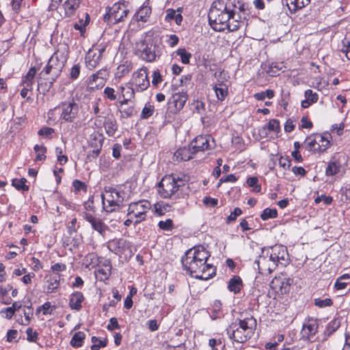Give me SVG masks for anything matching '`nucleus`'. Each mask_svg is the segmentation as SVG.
<instances>
[{
  "label": "nucleus",
  "mask_w": 350,
  "mask_h": 350,
  "mask_svg": "<svg viewBox=\"0 0 350 350\" xmlns=\"http://www.w3.org/2000/svg\"><path fill=\"white\" fill-rule=\"evenodd\" d=\"M241 9L234 0H219L214 3L208 13L209 23L217 31L228 29L234 31L245 25Z\"/></svg>",
  "instance_id": "1"
},
{
  "label": "nucleus",
  "mask_w": 350,
  "mask_h": 350,
  "mask_svg": "<svg viewBox=\"0 0 350 350\" xmlns=\"http://www.w3.org/2000/svg\"><path fill=\"white\" fill-rule=\"evenodd\" d=\"M209 252L202 245L189 250L182 258L185 269L191 277L208 280L216 274V267L208 262Z\"/></svg>",
  "instance_id": "2"
},
{
  "label": "nucleus",
  "mask_w": 350,
  "mask_h": 350,
  "mask_svg": "<svg viewBox=\"0 0 350 350\" xmlns=\"http://www.w3.org/2000/svg\"><path fill=\"white\" fill-rule=\"evenodd\" d=\"M68 55V46L66 44H60L51 58L46 66L41 72V75H50L51 79L55 81L60 75Z\"/></svg>",
  "instance_id": "3"
},
{
  "label": "nucleus",
  "mask_w": 350,
  "mask_h": 350,
  "mask_svg": "<svg viewBox=\"0 0 350 350\" xmlns=\"http://www.w3.org/2000/svg\"><path fill=\"white\" fill-rule=\"evenodd\" d=\"M189 180V176L184 174H172L165 176L159 183L158 193L163 198H170Z\"/></svg>",
  "instance_id": "4"
},
{
  "label": "nucleus",
  "mask_w": 350,
  "mask_h": 350,
  "mask_svg": "<svg viewBox=\"0 0 350 350\" xmlns=\"http://www.w3.org/2000/svg\"><path fill=\"white\" fill-rule=\"evenodd\" d=\"M255 326L256 319L249 317L240 320L238 324L232 323L226 331L229 338L234 342L243 343L251 337Z\"/></svg>",
  "instance_id": "5"
},
{
  "label": "nucleus",
  "mask_w": 350,
  "mask_h": 350,
  "mask_svg": "<svg viewBox=\"0 0 350 350\" xmlns=\"http://www.w3.org/2000/svg\"><path fill=\"white\" fill-rule=\"evenodd\" d=\"M103 209L107 213H111L120 207L124 199V193L117 189L107 187L101 195Z\"/></svg>",
  "instance_id": "6"
},
{
  "label": "nucleus",
  "mask_w": 350,
  "mask_h": 350,
  "mask_svg": "<svg viewBox=\"0 0 350 350\" xmlns=\"http://www.w3.org/2000/svg\"><path fill=\"white\" fill-rule=\"evenodd\" d=\"M331 139L332 137L329 133L312 134L306 137L304 146L308 151L314 153L323 152L330 146Z\"/></svg>",
  "instance_id": "7"
},
{
  "label": "nucleus",
  "mask_w": 350,
  "mask_h": 350,
  "mask_svg": "<svg viewBox=\"0 0 350 350\" xmlns=\"http://www.w3.org/2000/svg\"><path fill=\"white\" fill-rule=\"evenodd\" d=\"M136 54L148 62H152L159 56L156 50V43L152 38L144 39L137 42Z\"/></svg>",
  "instance_id": "8"
},
{
  "label": "nucleus",
  "mask_w": 350,
  "mask_h": 350,
  "mask_svg": "<svg viewBox=\"0 0 350 350\" xmlns=\"http://www.w3.org/2000/svg\"><path fill=\"white\" fill-rule=\"evenodd\" d=\"M151 208V204L148 200H139L138 202L130 204L128 208V216L131 218H135V224L144 221L146 218V214Z\"/></svg>",
  "instance_id": "9"
},
{
  "label": "nucleus",
  "mask_w": 350,
  "mask_h": 350,
  "mask_svg": "<svg viewBox=\"0 0 350 350\" xmlns=\"http://www.w3.org/2000/svg\"><path fill=\"white\" fill-rule=\"evenodd\" d=\"M56 109L60 111V118L68 122H73L79 114V106L74 100L62 102Z\"/></svg>",
  "instance_id": "10"
},
{
  "label": "nucleus",
  "mask_w": 350,
  "mask_h": 350,
  "mask_svg": "<svg viewBox=\"0 0 350 350\" xmlns=\"http://www.w3.org/2000/svg\"><path fill=\"white\" fill-rule=\"evenodd\" d=\"M129 12L124 3L117 2L110 8L109 12L104 16V21L116 24L124 21Z\"/></svg>",
  "instance_id": "11"
},
{
  "label": "nucleus",
  "mask_w": 350,
  "mask_h": 350,
  "mask_svg": "<svg viewBox=\"0 0 350 350\" xmlns=\"http://www.w3.org/2000/svg\"><path fill=\"white\" fill-rule=\"evenodd\" d=\"M226 76L224 71H216L214 74L216 81L213 84V89L217 98L220 101L224 100L228 94V80Z\"/></svg>",
  "instance_id": "12"
},
{
  "label": "nucleus",
  "mask_w": 350,
  "mask_h": 350,
  "mask_svg": "<svg viewBox=\"0 0 350 350\" xmlns=\"http://www.w3.org/2000/svg\"><path fill=\"white\" fill-rule=\"evenodd\" d=\"M269 256L270 254L267 248H261V254L255 260V264L258 266L259 273L262 274L271 273L276 268L275 262H273V259L270 258Z\"/></svg>",
  "instance_id": "13"
},
{
  "label": "nucleus",
  "mask_w": 350,
  "mask_h": 350,
  "mask_svg": "<svg viewBox=\"0 0 350 350\" xmlns=\"http://www.w3.org/2000/svg\"><path fill=\"white\" fill-rule=\"evenodd\" d=\"M293 280L283 273L275 276L270 282L271 288L278 295H284L290 291Z\"/></svg>",
  "instance_id": "14"
},
{
  "label": "nucleus",
  "mask_w": 350,
  "mask_h": 350,
  "mask_svg": "<svg viewBox=\"0 0 350 350\" xmlns=\"http://www.w3.org/2000/svg\"><path fill=\"white\" fill-rule=\"evenodd\" d=\"M270 254V258L273 259L278 266L280 264L283 266H286L289 262V256L286 247L282 245H275L274 246L267 248Z\"/></svg>",
  "instance_id": "15"
},
{
  "label": "nucleus",
  "mask_w": 350,
  "mask_h": 350,
  "mask_svg": "<svg viewBox=\"0 0 350 350\" xmlns=\"http://www.w3.org/2000/svg\"><path fill=\"white\" fill-rule=\"evenodd\" d=\"M132 85H135L137 92L146 90L150 85V81L148 77V70L146 68L138 69L133 74Z\"/></svg>",
  "instance_id": "16"
},
{
  "label": "nucleus",
  "mask_w": 350,
  "mask_h": 350,
  "mask_svg": "<svg viewBox=\"0 0 350 350\" xmlns=\"http://www.w3.org/2000/svg\"><path fill=\"white\" fill-rule=\"evenodd\" d=\"M194 152L211 150L215 146V141L211 135H198L190 143Z\"/></svg>",
  "instance_id": "17"
},
{
  "label": "nucleus",
  "mask_w": 350,
  "mask_h": 350,
  "mask_svg": "<svg viewBox=\"0 0 350 350\" xmlns=\"http://www.w3.org/2000/svg\"><path fill=\"white\" fill-rule=\"evenodd\" d=\"M319 323L317 319H309L306 320L301 330V335L304 340L314 342L315 340V336L318 332Z\"/></svg>",
  "instance_id": "18"
},
{
  "label": "nucleus",
  "mask_w": 350,
  "mask_h": 350,
  "mask_svg": "<svg viewBox=\"0 0 350 350\" xmlns=\"http://www.w3.org/2000/svg\"><path fill=\"white\" fill-rule=\"evenodd\" d=\"M83 217L91 225L92 228L96 231L99 234L104 236L109 230L108 226L102 219L96 217L87 212L83 213Z\"/></svg>",
  "instance_id": "19"
},
{
  "label": "nucleus",
  "mask_w": 350,
  "mask_h": 350,
  "mask_svg": "<svg viewBox=\"0 0 350 350\" xmlns=\"http://www.w3.org/2000/svg\"><path fill=\"white\" fill-rule=\"evenodd\" d=\"M119 93V98H122L119 101L120 106L129 104V103H135V90L131 83H127L124 85H120L118 88Z\"/></svg>",
  "instance_id": "20"
},
{
  "label": "nucleus",
  "mask_w": 350,
  "mask_h": 350,
  "mask_svg": "<svg viewBox=\"0 0 350 350\" xmlns=\"http://www.w3.org/2000/svg\"><path fill=\"white\" fill-rule=\"evenodd\" d=\"M130 247V242L124 239H113L107 243V248L117 255H122Z\"/></svg>",
  "instance_id": "21"
},
{
  "label": "nucleus",
  "mask_w": 350,
  "mask_h": 350,
  "mask_svg": "<svg viewBox=\"0 0 350 350\" xmlns=\"http://www.w3.org/2000/svg\"><path fill=\"white\" fill-rule=\"evenodd\" d=\"M187 99L188 96L186 92H177L172 95L169 103L174 106V112H178L184 107Z\"/></svg>",
  "instance_id": "22"
},
{
  "label": "nucleus",
  "mask_w": 350,
  "mask_h": 350,
  "mask_svg": "<svg viewBox=\"0 0 350 350\" xmlns=\"http://www.w3.org/2000/svg\"><path fill=\"white\" fill-rule=\"evenodd\" d=\"M97 51H94L91 49L88 51L85 57V66L89 70H93L95 68L101 61V57L99 56Z\"/></svg>",
  "instance_id": "23"
},
{
  "label": "nucleus",
  "mask_w": 350,
  "mask_h": 350,
  "mask_svg": "<svg viewBox=\"0 0 350 350\" xmlns=\"http://www.w3.org/2000/svg\"><path fill=\"white\" fill-rule=\"evenodd\" d=\"M100 73V71H98L89 77L87 84L88 90H98L103 87L105 85V80L102 77L99 76Z\"/></svg>",
  "instance_id": "24"
},
{
  "label": "nucleus",
  "mask_w": 350,
  "mask_h": 350,
  "mask_svg": "<svg viewBox=\"0 0 350 350\" xmlns=\"http://www.w3.org/2000/svg\"><path fill=\"white\" fill-rule=\"evenodd\" d=\"M84 301V296L81 292H75L70 297L69 306L72 310L77 311L82 308V303Z\"/></svg>",
  "instance_id": "25"
},
{
  "label": "nucleus",
  "mask_w": 350,
  "mask_h": 350,
  "mask_svg": "<svg viewBox=\"0 0 350 350\" xmlns=\"http://www.w3.org/2000/svg\"><path fill=\"white\" fill-rule=\"evenodd\" d=\"M195 153L192 150L191 145L189 147L180 148L174 153L176 159L178 161H189L193 158V154Z\"/></svg>",
  "instance_id": "26"
},
{
  "label": "nucleus",
  "mask_w": 350,
  "mask_h": 350,
  "mask_svg": "<svg viewBox=\"0 0 350 350\" xmlns=\"http://www.w3.org/2000/svg\"><path fill=\"white\" fill-rule=\"evenodd\" d=\"M305 99L301 101V107L306 109L310 105L316 103L319 100V94L312 90H306L304 92Z\"/></svg>",
  "instance_id": "27"
},
{
  "label": "nucleus",
  "mask_w": 350,
  "mask_h": 350,
  "mask_svg": "<svg viewBox=\"0 0 350 350\" xmlns=\"http://www.w3.org/2000/svg\"><path fill=\"white\" fill-rule=\"evenodd\" d=\"M80 3L81 0H66L63 4L66 16H74L76 10L79 8Z\"/></svg>",
  "instance_id": "28"
},
{
  "label": "nucleus",
  "mask_w": 350,
  "mask_h": 350,
  "mask_svg": "<svg viewBox=\"0 0 350 350\" xmlns=\"http://www.w3.org/2000/svg\"><path fill=\"white\" fill-rule=\"evenodd\" d=\"M340 327V320L335 318L329 321L325 327L324 331L325 339L327 340L331 335H332Z\"/></svg>",
  "instance_id": "29"
},
{
  "label": "nucleus",
  "mask_w": 350,
  "mask_h": 350,
  "mask_svg": "<svg viewBox=\"0 0 350 350\" xmlns=\"http://www.w3.org/2000/svg\"><path fill=\"white\" fill-rule=\"evenodd\" d=\"M106 133L109 136H113L118 129V124L114 118H107L104 122Z\"/></svg>",
  "instance_id": "30"
},
{
  "label": "nucleus",
  "mask_w": 350,
  "mask_h": 350,
  "mask_svg": "<svg viewBox=\"0 0 350 350\" xmlns=\"http://www.w3.org/2000/svg\"><path fill=\"white\" fill-rule=\"evenodd\" d=\"M85 338V334L83 332H77L72 337L70 344L75 348L82 347L84 340Z\"/></svg>",
  "instance_id": "31"
},
{
  "label": "nucleus",
  "mask_w": 350,
  "mask_h": 350,
  "mask_svg": "<svg viewBox=\"0 0 350 350\" xmlns=\"http://www.w3.org/2000/svg\"><path fill=\"white\" fill-rule=\"evenodd\" d=\"M242 287V280L239 276H234L228 282V288L230 291L238 293Z\"/></svg>",
  "instance_id": "32"
},
{
  "label": "nucleus",
  "mask_w": 350,
  "mask_h": 350,
  "mask_svg": "<svg viewBox=\"0 0 350 350\" xmlns=\"http://www.w3.org/2000/svg\"><path fill=\"white\" fill-rule=\"evenodd\" d=\"M170 205L166 202L160 201L154 204V213L159 216L163 215L165 213L170 211Z\"/></svg>",
  "instance_id": "33"
},
{
  "label": "nucleus",
  "mask_w": 350,
  "mask_h": 350,
  "mask_svg": "<svg viewBox=\"0 0 350 350\" xmlns=\"http://www.w3.org/2000/svg\"><path fill=\"white\" fill-rule=\"evenodd\" d=\"M59 275H55L53 276H51L48 280H47V286H46V293H51L55 290L58 288L59 286Z\"/></svg>",
  "instance_id": "34"
},
{
  "label": "nucleus",
  "mask_w": 350,
  "mask_h": 350,
  "mask_svg": "<svg viewBox=\"0 0 350 350\" xmlns=\"http://www.w3.org/2000/svg\"><path fill=\"white\" fill-rule=\"evenodd\" d=\"M111 275V266L105 265V268H99L95 271V275L100 281L106 280Z\"/></svg>",
  "instance_id": "35"
},
{
  "label": "nucleus",
  "mask_w": 350,
  "mask_h": 350,
  "mask_svg": "<svg viewBox=\"0 0 350 350\" xmlns=\"http://www.w3.org/2000/svg\"><path fill=\"white\" fill-rule=\"evenodd\" d=\"M151 14V8L148 6L142 7L136 14L137 21L146 22Z\"/></svg>",
  "instance_id": "36"
},
{
  "label": "nucleus",
  "mask_w": 350,
  "mask_h": 350,
  "mask_svg": "<svg viewBox=\"0 0 350 350\" xmlns=\"http://www.w3.org/2000/svg\"><path fill=\"white\" fill-rule=\"evenodd\" d=\"M33 149L36 154V158L34 159L35 161L38 162V161H45V159L46 158V148L44 145L36 144V145H35Z\"/></svg>",
  "instance_id": "37"
},
{
  "label": "nucleus",
  "mask_w": 350,
  "mask_h": 350,
  "mask_svg": "<svg viewBox=\"0 0 350 350\" xmlns=\"http://www.w3.org/2000/svg\"><path fill=\"white\" fill-rule=\"evenodd\" d=\"M83 260L87 268L94 267L98 262V257L95 253H90L85 256Z\"/></svg>",
  "instance_id": "38"
},
{
  "label": "nucleus",
  "mask_w": 350,
  "mask_h": 350,
  "mask_svg": "<svg viewBox=\"0 0 350 350\" xmlns=\"http://www.w3.org/2000/svg\"><path fill=\"white\" fill-rule=\"evenodd\" d=\"M341 51L345 53L347 59H350V31L347 32L342 40Z\"/></svg>",
  "instance_id": "39"
},
{
  "label": "nucleus",
  "mask_w": 350,
  "mask_h": 350,
  "mask_svg": "<svg viewBox=\"0 0 350 350\" xmlns=\"http://www.w3.org/2000/svg\"><path fill=\"white\" fill-rule=\"evenodd\" d=\"M177 55L180 56L181 62L184 64H189L190 59L192 57L191 53L188 52L185 48H179L176 51Z\"/></svg>",
  "instance_id": "40"
},
{
  "label": "nucleus",
  "mask_w": 350,
  "mask_h": 350,
  "mask_svg": "<svg viewBox=\"0 0 350 350\" xmlns=\"http://www.w3.org/2000/svg\"><path fill=\"white\" fill-rule=\"evenodd\" d=\"M131 66L129 64H123L118 66L116 72V77L117 78H122L128 75L131 71Z\"/></svg>",
  "instance_id": "41"
},
{
  "label": "nucleus",
  "mask_w": 350,
  "mask_h": 350,
  "mask_svg": "<svg viewBox=\"0 0 350 350\" xmlns=\"http://www.w3.org/2000/svg\"><path fill=\"white\" fill-rule=\"evenodd\" d=\"M27 180L25 178L21 179H14L12 180V186H14L17 190H21L23 191H27L29 187L25 184Z\"/></svg>",
  "instance_id": "42"
},
{
  "label": "nucleus",
  "mask_w": 350,
  "mask_h": 350,
  "mask_svg": "<svg viewBox=\"0 0 350 350\" xmlns=\"http://www.w3.org/2000/svg\"><path fill=\"white\" fill-rule=\"evenodd\" d=\"M278 216V211L275 208H265L260 215L262 220L265 221L269 219L275 218Z\"/></svg>",
  "instance_id": "43"
},
{
  "label": "nucleus",
  "mask_w": 350,
  "mask_h": 350,
  "mask_svg": "<svg viewBox=\"0 0 350 350\" xmlns=\"http://www.w3.org/2000/svg\"><path fill=\"white\" fill-rule=\"evenodd\" d=\"M340 169V165L335 162H330L328 163L325 170L326 175L334 176L336 174Z\"/></svg>",
  "instance_id": "44"
},
{
  "label": "nucleus",
  "mask_w": 350,
  "mask_h": 350,
  "mask_svg": "<svg viewBox=\"0 0 350 350\" xmlns=\"http://www.w3.org/2000/svg\"><path fill=\"white\" fill-rule=\"evenodd\" d=\"M158 226L163 231H171L174 228L173 220L171 219L160 221L158 223Z\"/></svg>",
  "instance_id": "45"
},
{
  "label": "nucleus",
  "mask_w": 350,
  "mask_h": 350,
  "mask_svg": "<svg viewBox=\"0 0 350 350\" xmlns=\"http://www.w3.org/2000/svg\"><path fill=\"white\" fill-rule=\"evenodd\" d=\"M36 73V71L35 68H31L26 74V75L23 77L22 81L23 84H29V85H33V80L34 79Z\"/></svg>",
  "instance_id": "46"
},
{
  "label": "nucleus",
  "mask_w": 350,
  "mask_h": 350,
  "mask_svg": "<svg viewBox=\"0 0 350 350\" xmlns=\"http://www.w3.org/2000/svg\"><path fill=\"white\" fill-rule=\"evenodd\" d=\"M154 112V106L147 103L143 108L141 113V118L147 119L150 117Z\"/></svg>",
  "instance_id": "47"
},
{
  "label": "nucleus",
  "mask_w": 350,
  "mask_h": 350,
  "mask_svg": "<svg viewBox=\"0 0 350 350\" xmlns=\"http://www.w3.org/2000/svg\"><path fill=\"white\" fill-rule=\"evenodd\" d=\"M314 305L319 308H323L325 307H329L333 304V301L329 298L322 299L321 298H317L314 300Z\"/></svg>",
  "instance_id": "48"
},
{
  "label": "nucleus",
  "mask_w": 350,
  "mask_h": 350,
  "mask_svg": "<svg viewBox=\"0 0 350 350\" xmlns=\"http://www.w3.org/2000/svg\"><path fill=\"white\" fill-rule=\"evenodd\" d=\"M208 345L213 350H223L224 348L221 338H211L209 340Z\"/></svg>",
  "instance_id": "49"
},
{
  "label": "nucleus",
  "mask_w": 350,
  "mask_h": 350,
  "mask_svg": "<svg viewBox=\"0 0 350 350\" xmlns=\"http://www.w3.org/2000/svg\"><path fill=\"white\" fill-rule=\"evenodd\" d=\"M258 179L257 177H250L247 180V184L249 187H253V191L258 193L261 190V187L258 184Z\"/></svg>",
  "instance_id": "50"
},
{
  "label": "nucleus",
  "mask_w": 350,
  "mask_h": 350,
  "mask_svg": "<svg viewBox=\"0 0 350 350\" xmlns=\"http://www.w3.org/2000/svg\"><path fill=\"white\" fill-rule=\"evenodd\" d=\"M54 133L55 130L53 128L46 126L40 129L38 134L44 138L51 139Z\"/></svg>",
  "instance_id": "51"
},
{
  "label": "nucleus",
  "mask_w": 350,
  "mask_h": 350,
  "mask_svg": "<svg viewBox=\"0 0 350 350\" xmlns=\"http://www.w3.org/2000/svg\"><path fill=\"white\" fill-rule=\"evenodd\" d=\"M265 127L270 131L278 133L280 130V122L277 119H271L269 120Z\"/></svg>",
  "instance_id": "52"
},
{
  "label": "nucleus",
  "mask_w": 350,
  "mask_h": 350,
  "mask_svg": "<svg viewBox=\"0 0 350 350\" xmlns=\"http://www.w3.org/2000/svg\"><path fill=\"white\" fill-rule=\"evenodd\" d=\"M91 340L93 343L91 346V350H99L100 348L105 347L107 345L106 341L98 340L96 336H92Z\"/></svg>",
  "instance_id": "53"
},
{
  "label": "nucleus",
  "mask_w": 350,
  "mask_h": 350,
  "mask_svg": "<svg viewBox=\"0 0 350 350\" xmlns=\"http://www.w3.org/2000/svg\"><path fill=\"white\" fill-rule=\"evenodd\" d=\"M72 187L74 188L75 193H78L80 191H83L84 193H85L87 191L86 185L85 184V183L79 180H75L72 182Z\"/></svg>",
  "instance_id": "54"
},
{
  "label": "nucleus",
  "mask_w": 350,
  "mask_h": 350,
  "mask_svg": "<svg viewBox=\"0 0 350 350\" xmlns=\"http://www.w3.org/2000/svg\"><path fill=\"white\" fill-rule=\"evenodd\" d=\"M193 111L195 113L201 114L205 110V105L202 101L200 100H194L192 103Z\"/></svg>",
  "instance_id": "55"
},
{
  "label": "nucleus",
  "mask_w": 350,
  "mask_h": 350,
  "mask_svg": "<svg viewBox=\"0 0 350 350\" xmlns=\"http://www.w3.org/2000/svg\"><path fill=\"white\" fill-rule=\"evenodd\" d=\"M24 0H12L11 3L12 10L16 14H18L21 9L25 7V3Z\"/></svg>",
  "instance_id": "56"
},
{
  "label": "nucleus",
  "mask_w": 350,
  "mask_h": 350,
  "mask_svg": "<svg viewBox=\"0 0 350 350\" xmlns=\"http://www.w3.org/2000/svg\"><path fill=\"white\" fill-rule=\"evenodd\" d=\"M105 96L111 101L116 100L117 99V94L113 88L106 87L103 92Z\"/></svg>",
  "instance_id": "57"
},
{
  "label": "nucleus",
  "mask_w": 350,
  "mask_h": 350,
  "mask_svg": "<svg viewBox=\"0 0 350 350\" xmlns=\"http://www.w3.org/2000/svg\"><path fill=\"white\" fill-rule=\"evenodd\" d=\"M27 340L29 342H36L38 338V333L36 331H33L32 328L29 327L26 330Z\"/></svg>",
  "instance_id": "58"
},
{
  "label": "nucleus",
  "mask_w": 350,
  "mask_h": 350,
  "mask_svg": "<svg viewBox=\"0 0 350 350\" xmlns=\"http://www.w3.org/2000/svg\"><path fill=\"white\" fill-rule=\"evenodd\" d=\"M291 3L293 4L295 9H301L307 5L310 0H290Z\"/></svg>",
  "instance_id": "59"
},
{
  "label": "nucleus",
  "mask_w": 350,
  "mask_h": 350,
  "mask_svg": "<svg viewBox=\"0 0 350 350\" xmlns=\"http://www.w3.org/2000/svg\"><path fill=\"white\" fill-rule=\"evenodd\" d=\"M91 49L94 51H97L96 53H98L99 56L102 58L103 53L105 51V49H106V44L105 43L97 44L96 46H92V48Z\"/></svg>",
  "instance_id": "60"
},
{
  "label": "nucleus",
  "mask_w": 350,
  "mask_h": 350,
  "mask_svg": "<svg viewBox=\"0 0 350 350\" xmlns=\"http://www.w3.org/2000/svg\"><path fill=\"white\" fill-rule=\"evenodd\" d=\"M242 213V211L240 208H235L234 211L230 213V215L228 217L227 221L228 222H230L234 221L238 216H239Z\"/></svg>",
  "instance_id": "61"
},
{
  "label": "nucleus",
  "mask_w": 350,
  "mask_h": 350,
  "mask_svg": "<svg viewBox=\"0 0 350 350\" xmlns=\"http://www.w3.org/2000/svg\"><path fill=\"white\" fill-rule=\"evenodd\" d=\"M321 201H323L325 204L328 205L332 202L333 198H332V197H331L329 196H327L322 195L321 196H319L318 198H317L315 199L316 203H319Z\"/></svg>",
  "instance_id": "62"
},
{
  "label": "nucleus",
  "mask_w": 350,
  "mask_h": 350,
  "mask_svg": "<svg viewBox=\"0 0 350 350\" xmlns=\"http://www.w3.org/2000/svg\"><path fill=\"white\" fill-rule=\"evenodd\" d=\"M0 313L2 314L3 317L8 319H12V317L14 314V312L13 311V309L10 307L6 308L3 309Z\"/></svg>",
  "instance_id": "63"
},
{
  "label": "nucleus",
  "mask_w": 350,
  "mask_h": 350,
  "mask_svg": "<svg viewBox=\"0 0 350 350\" xmlns=\"http://www.w3.org/2000/svg\"><path fill=\"white\" fill-rule=\"evenodd\" d=\"M107 328L109 331H113L114 329H119L120 325L118 324V320L115 317H112L109 320V323L107 326Z\"/></svg>",
  "instance_id": "64"
}]
</instances>
